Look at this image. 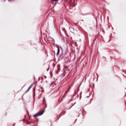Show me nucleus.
I'll return each mask as SVG.
<instances>
[{
    "instance_id": "nucleus-1",
    "label": "nucleus",
    "mask_w": 126,
    "mask_h": 126,
    "mask_svg": "<svg viewBox=\"0 0 126 126\" xmlns=\"http://www.w3.org/2000/svg\"><path fill=\"white\" fill-rule=\"evenodd\" d=\"M43 114H44V110L40 111L38 112V113H37L36 114H35L33 116V118H37V117L42 116V115H43Z\"/></svg>"
},
{
    "instance_id": "nucleus-2",
    "label": "nucleus",
    "mask_w": 126,
    "mask_h": 126,
    "mask_svg": "<svg viewBox=\"0 0 126 126\" xmlns=\"http://www.w3.org/2000/svg\"><path fill=\"white\" fill-rule=\"evenodd\" d=\"M32 87H33V84L31 85V86L28 88V89L27 90V91L25 92V93H27L29 92V90H30Z\"/></svg>"
},
{
    "instance_id": "nucleus-3",
    "label": "nucleus",
    "mask_w": 126,
    "mask_h": 126,
    "mask_svg": "<svg viewBox=\"0 0 126 126\" xmlns=\"http://www.w3.org/2000/svg\"><path fill=\"white\" fill-rule=\"evenodd\" d=\"M57 49H58V51H57V55L58 56V55H59V54H60V47H59V46H58Z\"/></svg>"
},
{
    "instance_id": "nucleus-4",
    "label": "nucleus",
    "mask_w": 126,
    "mask_h": 126,
    "mask_svg": "<svg viewBox=\"0 0 126 126\" xmlns=\"http://www.w3.org/2000/svg\"><path fill=\"white\" fill-rule=\"evenodd\" d=\"M68 90H69V88L68 89L67 91H66L65 92V94H64V95L63 96V97H65V95H66V94H67V93L68 92Z\"/></svg>"
},
{
    "instance_id": "nucleus-5",
    "label": "nucleus",
    "mask_w": 126,
    "mask_h": 126,
    "mask_svg": "<svg viewBox=\"0 0 126 126\" xmlns=\"http://www.w3.org/2000/svg\"><path fill=\"white\" fill-rule=\"evenodd\" d=\"M43 103L46 105V99H45V97H44L43 99Z\"/></svg>"
},
{
    "instance_id": "nucleus-6",
    "label": "nucleus",
    "mask_w": 126,
    "mask_h": 126,
    "mask_svg": "<svg viewBox=\"0 0 126 126\" xmlns=\"http://www.w3.org/2000/svg\"><path fill=\"white\" fill-rule=\"evenodd\" d=\"M59 0H52V2H54L55 1H58Z\"/></svg>"
},
{
    "instance_id": "nucleus-7",
    "label": "nucleus",
    "mask_w": 126,
    "mask_h": 126,
    "mask_svg": "<svg viewBox=\"0 0 126 126\" xmlns=\"http://www.w3.org/2000/svg\"><path fill=\"white\" fill-rule=\"evenodd\" d=\"M7 115V112H6L5 113V114L4 115V116H5V117H6V115Z\"/></svg>"
},
{
    "instance_id": "nucleus-8",
    "label": "nucleus",
    "mask_w": 126,
    "mask_h": 126,
    "mask_svg": "<svg viewBox=\"0 0 126 126\" xmlns=\"http://www.w3.org/2000/svg\"><path fill=\"white\" fill-rule=\"evenodd\" d=\"M58 71H60V66L58 67Z\"/></svg>"
},
{
    "instance_id": "nucleus-9",
    "label": "nucleus",
    "mask_w": 126,
    "mask_h": 126,
    "mask_svg": "<svg viewBox=\"0 0 126 126\" xmlns=\"http://www.w3.org/2000/svg\"><path fill=\"white\" fill-rule=\"evenodd\" d=\"M27 125H29V124H30V122L27 121Z\"/></svg>"
},
{
    "instance_id": "nucleus-10",
    "label": "nucleus",
    "mask_w": 126,
    "mask_h": 126,
    "mask_svg": "<svg viewBox=\"0 0 126 126\" xmlns=\"http://www.w3.org/2000/svg\"><path fill=\"white\" fill-rule=\"evenodd\" d=\"M14 0H8L9 1H14Z\"/></svg>"
},
{
    "instance_id": "nucleus-11",
    "label": "nucleus",
    "mask_w": 126,
    "mask_h": 126,
    "mask_svg": "<svg viewBox=\"0 0 126 126\" xmlns=\"http://www.w3.org/2000/svg\"><path fill=\"white\" fill-rule=\"evenodd\" d=\"M23 122L24 123H25V120L24 119V120H23Z\"/></svg>"
},
{
    "instance_id": "nucleus-12",
    "label": "nucleus",
    "mask_w": 126,
    "mask_h": 126,
    "mask_svg": "<svg viewBox=\"0 0 126 126\" xmlns=\"http://www.w3.org/2000/svg\"><path fill=\"white\" fill-rule=\"evenodd\" d=\"M63 113H64V114H65L66 112L65 111H63Z\"/></svg>"
},
{
    "instance_id": "nucleus-13",
    "label": "nucleus",
    "mask_w": 126,
    "mask_h": 126,
    "mask_svg": "<svg viewBox=\"0 0 126 126\" xmlns=\"http://www.w3.org/2000/svg\"><path fill=\"white\" fill-rule=\"evenodd\" d=\"M57 73L58 74H59V73L58 72Z\"/></svg>"
},
{
    "instance_id": "nucleus-14",
    "label": "nucleus",
    "mask_w": 126,
    "mask_h": 126,
    "mask_svg": "<svg viewBox=\"0 0 126 126\" xmlns=\"http://www.w3.org/2000/svg\"><path fill=\"white\" fill-rule=\"evenodd\" d=\"M73 105H72V106H71V107H73Z\"/></svg>"
},
{
    "instance_id": "nucleus-15",
    "label": "nucleus",
    "mask_w": 126,
    "mask_h": 126,
    "mask_svg": "<svg viewBox=\"0 0 126 126\" xmlns=\"http://www.w3.org/2000/svg\"><path fill=\"white\" fill-rule=\"evenodd\" d=\"M73 105H72V106H71V107H73Z\"/></svg>"
},
{
    "instance_id": "nucleus-16",
    "label": "nucleus",
    "mask_w": 126,
    "mask_h": 126,
    "mask_svg": "<svg viewBox=\"0 0 126 126\" xmlns=\"http://www.w3.org/2000/svg\"><path fill=\"white\" fill-rule=\"evenodd\" d=\"M27 113H28V111H27Z\"/></svg>"
}]
</instances>
